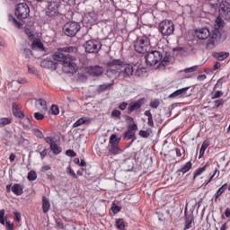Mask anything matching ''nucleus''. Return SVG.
Wrapping results in <instances>:
<instances>
[{
  "instance_id": "25",
  "label": "nucleus",
  "mask_w": 230,
  "mask_h": 230,
  "mask_svg": "<svg viewBox=\"0 0 230 230\" xmlns=\"http://www.w3.org/2000/svg\"><path fill=\"white\" fill-rule=\"evenodd\" d=\"M32 49L44 51V43L40 40H35L32 43Z\"/></svg>"
},
{
  "instance_id": "53",
  "label": "nucleus",
  "mask_w": 230,
  "mask_h": 230,
  "mask_svg": "<svg viewBox=\"0 0 230 230\" xmlns=\"http://www.w3.org/2000/svg\"><path fill=\"white\" fill-rule=\"evenodd\" d=\"M13 26H15V28H18L19 30H21V28H22V23H21L15 18H13Z\"/></svg>"
},
{
  "instance_id": "56",
  "label": "nucleus",
  "mask_w": 230,
  "mask_h": 230,
  "mask_svg": "<svg viewBox=\"0 0 230 230\" xmlns=\"http://www.w3.org/2000/svg\"><path fill=\"white\" fill-rule=\"evenodd\" d=\"M27 67H28L29 73H31L32 75H37V73H39V71H37L35 66L28 65Z\"/></svg>"
},
{
  "instance_id": "32",
  "label": "nucleus",
  "mask_w": 230,
  "mask_h": 230,
  "mask_svg": "<svg viewBox=\"0 0 230 230\" xmlns=\"http://www.w3.org/2000/svg\"><path fill=\"white\" fill-rule=\"evenodd\" d=\"M207 169H208V164H206L203 167H199V169H197L194 172L193 180L195 181V179H197V177L202 175L203 172H206Z\"/></svg>"
},
{
  "instance_id": "61",
  "label": "nucleus",
  "mask_w": 230,
  "mask_h": 230,
  "mask_svg": "<svg viewBox=\"0 0 230 230\" xmlns=\"http://www.w3.org/2000/svg\"><path fill=\"white\" fill-rule=\"evenodd\" d=\"M111 211L114 213V215H116L117 213H119L120 208H119V207H118L117 205H115V206H113V207L111 208Z\"/></svg>"
},
{
  "instance_id": "22",
  "label": "nucleus",
  "mask_w": 230,
  "mask_h": 230,
  "mask_svg": "<svg viewBox=\"0 0 230 230\" xmlns=\"http://www.w3.org/2000/svg\"><path fill=\"white\" fill-rule=\"evenodd\" d=\"M51 208V203H49V199L46 198V196L42 197V209L43 213H48Z\"/></svg>"
},
{
  "instance_id": "9",
  "label": "nucleus",
  "mask_w": 230,
  "mask_h": 230,
  "mask_svg": "<svg viewBox=\"0 0 230 230\" xmlns=\"http://www.w3.org/2000/svg\"><path fill=\"white\" fill-rule=\"evenodd\" d=\"M15 15L17 19H28L30 17V6L26 3L18 4L15 9Z\"/></svg>"
},
{
  "instance_id": "34",
  "label": "nucleus",
  "mask_w": 230,
  "mask_h": 230,
  "mask_svg": "<svg viewBox=\"0 0 230 230\" xmlns=\"http://www.w3.org/2000/svg\"><path fill=\"white\" fill-rule=\"evenodd\" d=\"M217 42H218L217 40H214L213 38H209L206 44L207 49H213L215 46H217Z\"/></svg>"
},
{
  "instance_id": "37",
  "label": "nucleus",
  "mask_w": 230,
  "mask_h": 230,
  "mask_svg": "<svg viewBox=\"0 0 230 230\" xmlns=\"http://www.w3.org/2000/svg\"><path fill=\"white\" fill-rule=\"evenodd\" d=\"M210 39H214V40L218 41V39H220V31H218V29L213 30L210 34Z\"/></svg>"
},
{
  "instance_id": "35",
  "label": "nucleus",
  "mask_w": 230,
  "mask_h": 230,
  "mask_svg": "<svg viewBox=\"0 0 230 230\" xmlns=\"http://www.w3.org/2000/svg\"><path fill=\"white\" fill-rule=\"evenodd\" d=\"M12 123L11 118H1L0 119V128H3V127H6V125H10Z\"/></svg>"
},
{
  "instance_id": "2",
  "label": "nucleus",
  "mask_w": 230,
  "mask_h": 230,
  "mask_svg": "<svg viewBox=\"0 0 230 230\" xmlns=\"http://www.w3.org/2000/svg\"><path fill=\"white\" fill-rule=\"evenodd\" d=\"M146 55V66H157L158 67H166L168 66V62H170V57L164 56L163 57V53L157 50L148 51Z\"/></svg>"
},
{
  "instance_id": "12",
  "label": "nucleus",
  "mask_w": 230,
  "mask_h": 230,
  "mask_svg": "<svg viewBox=\"0 0 230 230\" xmlns=\"http://www.w3.org/2000/svg\"><path fill=\"white\" fill-rule=\"evenodd\" d=\"M145 102H146V99L141 98V99L137 100V102L129 103V105L128 107V114H132V112H134V111H139V109H141V107H143V105H145Z\"/></svg>"
},
{
  "instance_id": "47",
  "label": "nucleus",
  "mask_w": 230,
  "mask_h": 230,
  "mask_svg": "<svg viewBox=\"0 0 230 230\" xmlns=\"http://www.w3.org/2000/svg\"><path fill=\"white\" fill-rule=\"evenodd\" d=\"M216 26L217 28H224V20L220 16H217L216 19Z\"/></svg>"
},
{
  "instance_id": "27",
  "label": "nucleus",
  "mask_w": 230,
  "mask_h": 230,
  "mask_svg": "<svg viewBox=\"0 0 230 230\" xmlns=\"http://www.w3.org/2000/svg\"><path fill=\"white\" fill-rule=\"evenodd\" d=\"M188 89H190V87H184V88L176 90L175 92H173L169 95V98H177V96H181V94H184V93H186Z\"/></svg>"
},
{
  "instance_id": "55",
  "label": "nucleus",
  "mask_w": 230,
  "mask_h": 230,
  "mask_svg": "<svg viewBox=\"0 0 230 230\" xmlns=\"http://www.w3.org/2000/svg\"><path fill=\"white\" fill-rule=\"evenodd\" d=\"M66 155L68 157H76V153L74 150L68 149L66 151Z\"/></svg>"
},
{
  "instance_id": "41",
  "label": "nucleus",
  "mask_w": 230,
  "mask_h": 230,
  "mask_svg": "<svg viewBox=\"0 0 230 230\" xmlns=\"http://www.w3.org/2000/svg\"><path fill=\"white\" fill-rule=\"evenodd\" d=\"M27 179L28 181H37V172L35 171H31L28 173Z\"/></svg>"
},
{
  "instance_id": "44",
  "label": "nucleus",
  "mask_w": 230,
  "mask_h": 230,
  "mask_svg": "<svg viewBox=\"0 0 230 230\" xmlns=\"http://www.w3.org/2000/svg\"><path fill=\"white\" fill-rule=\"evenodd\" d=\"M66 173H68V175H71V177H73V179H78L76 172H75V170H73V168H71V166H68L66 168Z\"/></svg>"
},
{
  "instance_id": "14",
  "label": "nucleus",
  "mask_w": 230,
  "mask_h": 230,
  "mask_svg": "<svg viewBox=\"0 0 230 230\" xmlns=\"http://www.w3.org/2000/svg\"><path fill=\"white\" fill-rule=\"evenodd\" d=\"M86 73L91 75V76H100L103 75V68L100 66H89L86 68Z\"/></svg>"
},
{
  "instance_id": "49",
  "label": "nucleus",
  "mask_w": 230,
  "mask_h": 230,
  "mask_svg": "<svg viewBox=\"0 0 230 230\" xmlns=\"http://www.w3.org/2000/svg\"><path fill=\"white\" fill-rule=\"evenodd\" d=\"M138 134L140 137H145V138L150 137V131L148 130H140Z\"/></svg>"
},
{
  "instance_id": "30",
  "label": "nucleus",
  "mask_w": 230,
  "mask_h": 230,
  "mask_svg": "<svg viewBox=\"0 0 230 230\" xmlns=\"http://www.w3.org/2000/svg\"><path fill=\"white\" fill-rule=\"evenodd\" d=\"M191 168H193V164L191 161H189L179 170V172H181V173H188Z\"/></svg>"
},
{
  "instance_id": "58",
  "label": "nucleus",
  "mask_w": 230,
  "mask_h": 230,
  "mask_svg": "<svg viewBox=\"0 0 230 230\" xmlns=\"http://www.w3.org/2000/svg\"><path fill=\"white\" fill-rule=\"evenodd\" d=\"M5 227L7 230H13V223H11L10 220L5 221Z\"/></svg>"
},
{
  "instance_id": "43",
  "label": "nucleus",
  "mask_w": 230,
  "mask_h": 230,
  "mask_svg": "<svg viewBox=\"0 0 230 230\" xmlns=\"http://www.w3.org/2000/svg\"><path fill=\"white\" fill-rule=\"evenodd\" d=\"M222 96H224V92L218 90V91H216L214 93H212L211 99L217 100V98H222Z\"/></svg>"
},
{
  "instance_id": "50",
  "label": "nucleus",
  "mask_w": 230,
  "mask_h": 230,
  "mask_svg": "<svg viewBox=\"0 0 230 230\" xmlns=\"http://www.w3.org/2000/svg\"><path fill=\"white\" fill-rule=\"evenodd\" d=\"M159 105H160V102H159L158 99L151 101V102H150L151 109H157V107H159Z\"/></svg>"
},
{
  "instance_id": "40",
  "label": "nucleus",
  "mask_w": 230,
  "mask_h": 230,
  "mask_svg": "<svg viewBox=\"0 0 230 230\" xmlns=\"http://www.w3.org/2000/svg\"><path fill=\"white\" fill-rule=\"evenodd\" d=\"M220 8H221V11L224 12L225 13H230V4L227 2L223 3Z\"/></svg>"
},
{
  "instance_id": "54",
  "label": "nucleus",
  "mask_w": 230,
  "mask_h": 230,
  "mask_svg": "<svg viewBox=\"0 0 230 230\" xmlns=\"http://www.w3.org/2000/svg\"><path fill=\"white\" fill-rule=\"evenodd\" d=\"M128 130H129L131 132H136V130H137V123L130 124L128 127Z\"/></svg>"
},
{
  "instance_id": "59",
  "label": "nucleus",
  "mask_w": 230,
  "mask_h": 230,
  "mask_svg": "<svg viewBox=\"0 0 230 230\" xmlns=\"http://www.w3.org/2000/svg\"><path fill=\"white\" fill-rule=\"evenodd\" d=\"M45 141H46V143H48L49 145H50V146H51V145H53V144L56 143V142H55V139H54L53 137H47L45 138Z\"/></svg>"
},
{
  "instance_id": "6",
  "label": "nucleus",
  "mask_w": 230,
  "mask_h": 230,
  "mask_svg": "<svg viewBox=\"0 0 230 230\" xmlns=\"http://www.w3.org/2000/svg\"><path fill=\"white\" fill-rule=\"evenodd\" d=\"M81 28L79 22H68L64 25L63 31L67 37H75L80 31Z\"/></svg>"
},
{
  "instance_id": "64",
  "label": "nucleus",
  "mask_w": 230,
  "mask_h": 230,
  "mask_svg": "<svg viewBox=\"0 0 230 230\" xmlns=\"http://www.w3.org/2000/svg\"><path fill=\"white\" fill-rule=\"evenodd\" d=\"M40 155L41 159H44L48 155V149H44L43 151L40 152Z\"/></svg>"
},
{
  "instance_id": "39",
  "label": "nucleus",
  "mask_w": 230,
  "mask_h": 230,
  "mask_svg": "<svg viewBox=\"0 0 230 230\" xmlns=\"http://www.w3.org/2000/svg\"><path fill=\"white\" fill-rule=\"evenodd\" d=\"M111 118L113 119H121V111L119 110H113L111 111Z\"/></svg>"
},
{
  "instance_id": "11",
  "label": "nucleus",
  "mask_w": 230,
  "mask_h": 230,
  "mask_svg": "<svg viewBox=\"0 0 230 230\" xmlns=\"http://www.w3.org/2000/svg\"><path fill=\"white\" fill-rule=\"evenodd\" d=\"M195 35L198 39H199V40H206L207 39H209L211 31H209V29L203 27L196 29Z\"/></svg>"
},
{
  "instance_id": "4",
  "label": "nucleus",
  "mask_w": 230,
  "mask_h": 230,
  "mask_svg": "<svg viewBox=\"0 0 230 230\" xmlns=\"http://www.w3.org/2000/svg\"><path fill=\"white\" fill-rule=\"evenodd\" d=\"M125 66V61L121 59H111L106 62V66L108 67L106 75L109 78H114L118 73H119V67Z\"/></svg>"
},
{
  "instance_id": "26",
  "label": "nucleus",
  "mask_w": 230,
  "mask_h": 230,
  "mask_svg": "<svg viewBox=\"0 0 230 230\" xmlns=\"http://www.w3.org/2000/svg\"><path fill=\"white\" fill-rule=\"evenodd\" d=\"M114 85V81L110 84H100L98 87V91L100 93H104V91H111V88Z\"/></svg>"
},
{
  "instance_id": "38",
  "label": "nucleus",
  "mask_w": 230,
  "mask_h": 230,
  "mask_svg": "<svg viewBox=\"0 0 230 230\" xmlns=\"http://www.w3.org/2000/svg\"><path fill=\"white\" fill-rule=\"evenodd\" d=\"M32 134L36 136V137H39L40 139H44V133L39 128H33L32 129Z\"/></svg>"
},
{
  "instance_id": "16",
  "label": "nucleus",
  "mask_w": 230,
  "mask_h": 230,
  "mask_svg": "<svg viewBox=\"0 0 230 230\" xmlns=\"http://www.w3.org/2000/svg\"><path fill=\"white\" fill-rule=\"evenodd\" d=\"M41 66L46 67L47 69H51L52 71H56L58 65L57 62L53 60L44 59L41 61Z\"/></svg>"
},
{
  "instance_id": "36",
  "label": "nucleus",
  "mask_w": 230,
  "mask_h": 230,
  "mask_svg": "<svg viewBox=\"0 0 230 230\" xmlns=\"http://www.w3.org/2000/svg\"><path fill=\"white\" fill-rule=\"evenodd\" d=\"M115 226L119 230H125V221L121 218L116 220Z\"/></svg>"
},
{
  "instance_id": "10",
  "label": "nucleus",
  "mask_w": 230,
  "mask_h": 230,
  "mask_svg": "<svg viewBox=\"0 0 230 230\" xmlns=\"http://www.w3.org/2000/svg\"><path fill=\"white\" fill-rule=\"evenodd\" d=\"M84 48L86 53H98L102 49V42L91 40L85 42Z\"/></svg>"
},
{
  "instance_id": "42",
  "label": "nucleus",
  "mask_w": 230,
  "mask_h": 230,
  "mask_svg": "<svg viewBox=\"0 0 230 230\" xmlns=\"http://www.w3.org/2000/svg\"><path fill=\"white\" fill-rule=\"evenodd\" d=\"M51 114H53V116H58V114H60V109L56 105V104H53L51 106Z\"/></svg>"
},
{
  "instance_id": "20",
  "label": "nucleus",
  "mask_w": 230,
  "mask_h": 230,
  "mask_svg": "<svg viewBox=\"0 0 230 230\" xmlns=\"http://www.w3.org/2000/svg\"><path fill=\"white\" fill-rule=\"evenodd\" d=\"M212 57L217 60L223 61L229 57V52H213Z\"/></svg>"
},
{
  "instance_id": "29",
  "label": "nucleus",
  "mask_w": 230,
  "mask_h": 230,
  "mask_svg": "<svg viewBox=\"0 0 230 230\" xmlns=\"http://www.w3.org/2000/svg\"><path fill=\"white\" fill-rule=\"evenodd\" d=\"M227 190V183H225L223 186H221L217 192L214 194V199L217 200L218 197H222V194Z\"/></svg>"
},
{
  "instance_id": "62",
  "label": "nucleus",
  "mask_w": 230,
  "mask_h": 230,
  "mask_svg": "<svg viewBox=\"0 0 230 230\" xmlns=\"http://www.w3.org/2000/svg\"><path fill=\"white\" fill-rule=\"evenodd\" d=\"M56 224H57L58 227H59V229H64V223H62V220L57 219Z\"/></svg>"
},
{
  "instance_id": "17",
  "label": "nucleus",
  "mask_w": 230,
  "mask_h": 230,
  "mask_svg": "<svg viewBox=\"0 0 230 230\" xmlns=\"http://www.w3.org/2000/svg\"><path fill=\"white\" fill-rule=\"evenodd\" d=\"M11 191H13L14 195H17V197H20V195L24 193V188L19 183H14L12 186Z\"/></svg>"
},
{
  "instance_id": "52",
  "label": "nucleus",
  "mask_w": 230,
  "mask_h": 230,
  "mask_svg": "<svg viewBox=\"0 0 230 230\" xmlns=\"http://www.w3.org/2000/svg\"><path fill=\"white\" fill-rule=\"evenodd\" d=\"M34 118L35 119H37L38 121H42V119H44V114L40 113V112H35L34 113Z\"/></svg>"
},
{
  "instance_id": "19",
  "label": "nucleus",
  "mask_w": 230,
  "mask_h": 230,
  "mask_svg": "<svg viewBox=\"0 0 230 230\" xmlns=\"http://www.w3.org/2000/svg\"><path fill=\"white\" fill-rule=\"evenodd\" d=\"M193 220H195L193 214L185 215V226L183 229H191V224H193Z\"/></svg>"
},
{
  "instance_id": "28",
  "label": "nucleus",
  "mask_w": 230,
  "mask_h": 230,
  "mask_svg": "<svg viewBox=\"0 0 230 230\" xmlns=\"http://www.w3.org/2000/svg\"><path fill=\"white\" fill-rule=\"evenodd\" d=\"M124 138H126L127 141H130V139H132V141H136V131H130L128 129L124 133Z\"/></svg>"
},
{
  "instance_id": "57",
  "label": "nucleus",
  "mask_w": 230,
  "mask_h": 230,
  "mask_svg": "<svg viewBox=\"0 0 230 230\" xmlns=\"http://www.w3.org/2000/svg\"><path fill=\"white\" fill-rule=\"evenodd\" d=\"M39 103L43 109H48V102L44 99H39Z\"/></svg>"
},
{
  "instance_id": "23",
  "label": "nucleus",
  "mask_w": 230,
  "mask_h": 230,
  "mask_svg": "<svg viewBox=\"0 0 230 230\" xmlns=\"http://www.w3.org/2000/svg\"><path fill=\"white\" fill-rule=\"evenodd\" d=\"M208 146H209V140H204L199 149V159H202V157H204V154H206V150H208Z\"/></svg>"
},
{
  "instance_id": "45",
  "label": "nucleus",
  "mask_w": 230,
  "mask_h": 230,
  "mask_svg": "<svg viewBox=\"0 0 230 230\" xmlns=\"http://www.w3.org/2000/svg\"><path fill=\"white\" fill-rule=\"evenodd\" d=\"M4 213H6L4 208L0 210V224H2V226H4V224H6V217H4Z\"/></svg>"
},
{
  "instance_id": "1",
  "label": "nucleus",
  "mask_w": 230,
  "mask_h": 230,
  "mask_svg": "<svg viewBox=\"0 0 230 230\" xmlns=\"http://www.w3.org/2000/svg\"><path fill=\"white\" fill-rule=\"evenodd\" d=\"M76 52V47H65L58 49V51L55 52L52 56V58L57 62H60L63 66L64 73H76L78 71V66L75 65L73 60L75 57L71 55H65L64 53H75Z\"/></svg>"
},
{
  "instance_id": "46",
  "label": "nucleus",
  "mask_w": 230,
  "mask_h": 230,
  "mask_svg": "<svg viewBox=\"0 0 230 230\" xmlns=\"http://www.w3.org/2000/svg\"><path fill=\"white\" fill-rule=\"evenodd\" d=\"M25 33L30 39V40H33V39H35V32H33V31L30 29H25Z\"/></svg>"
},
{
  "instance_id": "8",
  "label": "nucleus",
  "mask_w": 230,
  "mask_h": 230,
  "mask_svg": "<svg viewBox=\"0 0 230 230\" xmlns=\"http://www.w3.org/2000/svg\"><path fill=\"white\" fill-rule=\"evenodd\" d=\"M59 8H60V0L49 2L46 9V15L48 17H57V15L60 13V12L58 11Z\"/></svg>"
},
{
  "instance_id": "31",
  "label": "nucleus",
  "mask_w": 230,
  "mask_h": 230,
  "mask_svg": "<svg viewBox=\"0 0 230 230\" xmlns=\"http://www.w3.org/2000/svg\"><path fill=\"white\" fill-rule=\"evenodd\" d=\"M144 114L147 117L148 127L154 128V117L152 116V112L150 111V110L146 111Z\"/></svg>"
},
{
  "instance_id": "33",
  "label": "nucleus",
  "mask_w": 230,
  "mask_h": 230,
  "mask_svg": "<svg viewBox=\"0 0 230 230\" xmlns=\"http://www.w3.org/2000/svg\"><path fill=\"white\" fill-rule=\"evenodd\" d=\"M50 150L55 154V155H58L62 152V148L57 145V142L51 144Z\"/></svg>"
},
{
  "instance_id": "5",
  "label": "nucleus",
  "mask_w": 230,
  "mask_h": 230,
  "mask_svg": "<svg viewBox=\"0 0 230 230\" xmlns=\"http://www.w3.org/2000/svg\"><path fill=\"white\" fill-rule=\"evenodd\" d=\"M158 31L163 37H170V35H173V31H175V25L173 22L170 20H163L158 25Z\"/></svg>"
},
{
  "instance_id": "18",
  "label": "nucleus",
  "mask_w": 230,
  "mask_h": 230,
  "mask_svg": "<svg viewBox=\"0 0 230 230\" xmlns=\"http://www.w3.org/2000/svg\"><path fill=\"white\" fill-rule=\"evenodd\" d=\"M13 114L14 118H21L24 114L21 110V104L14 102L13 103Z\"/></svg>"
},
{
  "instance_id": "13",
  "label": "nucleus",
  "mask_w": 230,
  "mask_h": 230,
  "mask_svg": "<svg viewBox=\"0 0 230 230\" xmlns=\"http://www.w3.org/2000/svg\"><path fill=\"white\" fill-rule=\"evenodd\" d=\"M120 67H123V70L119 72L120 76H123L124 78H130V76L134 75V67L132 66L125 63L124 66Z\"/></svg>"
},
{
  "instance_id": "3",
  "label": "nucleus",
  "mask_w": 230,
  "mask_h": 230,
  "mask_svg": "<svg viewBox=\"0 0 230 230\" xmlns=\"http://www.w3.org/2000/svg\"><path fill=\"white\" fill-rule=\"evenodd\" d=\"M134 49L137 53H140L141 55H145V53H148L150 49H152V45L150 44V38L146 36L137 37L134 43Z\"/></svg>"
},
{
  "instance_id": "7",
  "label": "nucleus",
  "mask_w": 230,
  "mask_h": 230,
  "mask_svg": "<svg viewBox=\"0 0 230 230\" xmlns=\"http://www.w3.org/2000/svg\"><path fill=\"white\" fill-rule=\"evenodd\" d=\"M121 141L120 137H118L116 134H112L110 137V145L111 147L109 149L110 154L111 155H118V154H121V148H119V143Z\"/></svg>"
},
{
  "instance_id": "15",
  "label": "nucleus",
  "mask_w": 230,
  "mask_h": 230,
  "mask_svg": "<svg viewBox=\"0 0 230 230\" xmlns=\"http://www.w3.org/2000/svg\"><path fill=\"white\" fill-rule=\"evenodd\" d=\"M18 119L20 125L22 126L24 130H30V127H31V120L30 118L23 114L22 116L19 117Z\"/></svg>"
},
{
  "instance_id": "51",
  "label": "nucleus",
  "mask_w": 230,
  "mask_h": 230,
  "mask_svg": "<svg viewBox=\"0 0 230 230\" xmlns=\"http://www.w3.org/2000/svg\"><path fill=\"white\" fill-rule=\"evenodd\" d=\"M197 69H199L198 66H193L191 67L186 68L184 70V73H195V71H197Z\"/></svg>"
},
{
  "instance_id": "21",
  "label": "nucleus",
  "mask_w": 230,
  "mask_h": 230,
  "mask_svg": "<svg viewBox=\"0 0 230 230\" xmlns=\"http://www.w3.org/2000/svg\"><path fill=\"white\" fill-rule=\"evenodd\" d=\"M85 123H91V119L88 117H82L73 124V128H76V127H81V125H84Z\"/></svg>"
},
{
  "instance_id": "24",
  "label": "nucleus",
  "mask_w": 230,
  "mask_h": 230,
  "mask_svg": "<svg viewBox=\"0 0 230 230\" xmlns=\"http://www.w3.org/2000/svg\"><path fill=\"white\" fill-rule=\"evenodd\" d=\"M86 19L90 24H94V22H96V21H98V14L94 12H90L86 15Z\"/></svg>"
},
{
  "instance_id": "48",
  "label": "nucleus",
  "mask_w": 230,
  "mask_h": 230,
  "mask_svg": "<svg viewBox=\"0 0 230 230\" xmlns=\"http://www.w3.org/2000/svg\"><path fill=\"white\" fill-rule=\"evenodd\" d=\"M216 109H218V107H222L226 103V101L224 99L216 100L214 102Z\"/></svg>"
},
{
  "instance_id": "60",
  "label": "nucleus",
  "mask_w": 230,
  "mask_h": 230,
  "mask_svg": "<svg viewBox=\"0 0 230 230\" xmlns=\"http://www.w3.org/2000/svg\"><path fill=\"white\" fill-rule=\"evenodd\" d=\"M13 216H14V220H16V222H21V213L13 212Z\"/></svg>"
},
{
  "instance_id": "63",
  "label": "nucleus",
  "mask_w": 230,
  "mask_h": 230,
  "mask_svg": "<svg viewBox=\"0 0 230 230\" xmlns=\"http://www.w3.org/2000/svg\"><path fill=\"white\" fill-rule=\"evenodd\" d=\"M128 106V103H127V102H122V103L119 104V109L120 111H125V109H127Z\"/></svg>"
}]
</instances>
